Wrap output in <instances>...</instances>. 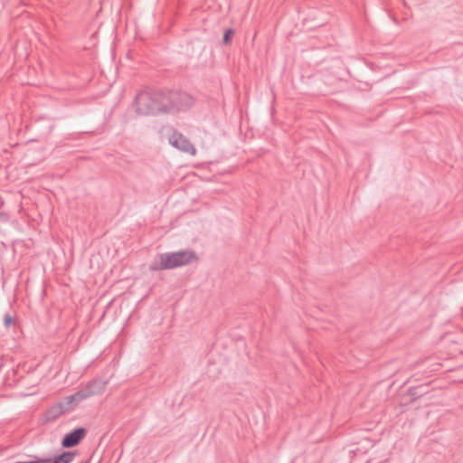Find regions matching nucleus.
I'll use <instances>...</instances> for the list:
<instances>
[{
	"label": "nucleus",
	"instance_id": "obj_8",
	"mask_svg": "<svg viewBox=\"0 0 463 463\" xmlns=\"http://www.w3.org/2000/svg\"><path fill=\"white\" fill-rule=\"evenodd\" d=\"M232 34V31L230 29V30H227L224 33V36H223V42L225 43H228L231 40V36Z\"/></svg>",
	"mask_w": 463,
	"mask_h": 463
},
{
	"label": "nucleus",
	"instance_id": "obj_6",
	"mask_svg": "<svg viewBox=\"0 0 463 463\" xmlns=\"http://www.w3.org/2000/svg\"><path fill=\"white\" fill-rule=\"evenodd\" d=\"M85 430L83 428H79L67 434L62 441L61 445L64 448H71L77 445L80 440L84 437Z\"/></svg>",
	"mask_w": 463,
	"mask_h": 463
},
{
	"label": "nucleus",
	"instance_id": "obj_3",
	"mask_svg": "<svg viewBox=\"0 0 463 463\" xmlns=\"http://www.w3.org/2000/svg\"><path fill=\"white\" fill-rule=\"evenodd\" d=\"M105 388V383L97 381L89 384L85 389L77 392L76 393L70 395L64 399L60 404L61 411L62 412L71 411L75 405L81 401L100 393Z\"/></svg>",
	"mask_w": 463,
	"mask_h": 463
},
{
	"label": "nucleus",
	"instance_id": "obj_4",
	"mask_svg": "<svg viewBox=\"0 0 463 463\" xmlns=\"http://www.w3.org/2000/svg\"><path fill=\"white\" fill-rule=\"evenodd\" d=\"M168 141L174 147L184 153H187L191 156L196 154V149L194 145L181 133L173 131L168 137Z\"/></svg>",
	"mask_w": 463,
	"mask_h": 463
},
{
	"label": "nucleus",
	"instance_id": "obj_7",
	"mask_svg": "<svg viewBox=\"0 0 463 463\" xmlns=\"http://www.w3.org/2000/svg\"><path fill=\"white\" fill-rule=\"evenodd\" d=\"M14 323V318L11 315L5 314L4 316V325L8 327Z\"/></svg>",
	"mask_w": 463,
	"mask_h": 463
},
{
	"label": "nucleus",
	"instance_id": "obj_5",
	"mask_svg": "<svg viewBox=\"0 0 463 463\" xmlns=\"http://www.w3.org/2000/svg\"><path fill=\"white\" fill-rule=\"evenodd\" d=\"M75 454L72 452H63L62 454L54 458H34L28 461H17L14 463H71L74 459Z\"/></svg>",
	"mask_w": 463,
	"mask_h": 463
},
{
	"label": "nucleus",
	"instance_id": "obj_1",
	"mask_svg": "<svg viewBox=\"0 0 463 463\" xmlns=\"http://www.w3.org/2000/svg\"><path fill=\"white\" fill-rule=\"evenodd\" d=\"M175 96V94L166 96L162 93L142 92L136 99L137 111L141 115H154L177 109L178 106L173 103Z\"/></svg>",
	"mask_w": 463,
	"mask_h": 463
},
{
	"label": "nucleus",
	"instance_id": "obj_2",
	"mask_svg": "<svg viewBox=\"0 0 463 463\" xmlns=\"http://www.w3.org/2000/svg\"><path fill=\"white\" fill-rule=\"evenodd\" d=\"M197 260L196 254L192 250H182L177 252H167L160 254L149 266L153 271L171 269L187 265Z\"/></svg>",
	"mask_w": 463,
	"mask_h": 463
}]
</instances>
